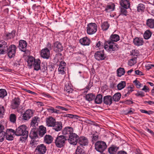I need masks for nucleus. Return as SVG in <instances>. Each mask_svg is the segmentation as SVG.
Instances as JSON below:
<instances>
[{"label": "nucleus", "instance_id": "nucleus-1", "mask_svg": "<svg viewBox=\"0 0 154 154\" xmlns=\"http://www.w3.org/2000/svg\"><path fill=\"white\" fill-rule=\"evenodd\" d=\"M20 103L21 100L19 97H15L11 102V108L13 109H16L18 112H22L23 106V105H20Z\"/></svg>", "mask_w": 154, "mask_h": 154}, {"label": "nucleus", "instance_id": "nucleus-2", "mask_svg": "<svg viewBox=\"0 0 154 154\" xmlns=\"http://www.w3.org/2000/svg\"><path fill=\"white\" fill-rule=\"evenodd\" d=\"M118 45L110 40L106 41L104 44V47L105 49L107 51H117L118 48Z\"/></svg>", "mask_w": 154, "mask_h": 154}, {"label": "nucleus", "instance_id": "nucleus-3", "mask_svg": "<svg viewBox=\"0 0 154 154\" xmlns=\"http://www.w3.org/2000/svg\"><path fill=\"white\" fill-rule=\"evenodd\" d=\"M67 140V137L63 135L57 136L55 140L54 143L56 146L61 148L65 145L66 142Z\"/></svg>", "mask_w": 154, "mask_h": 154}, {"label": "nucleus", "instance_id": "nucleus-4", "mask_svg": "<svg viewBox=\"0 0 154 154\" xmlns=\"http://www.w3.org/2000/svg\"><path fill=\"white\" fill-rule=\"evenodd\" d=\"M107 147L106 143L102 141H98L95 144L96 150L101 153L104 151Z\"/></svg>", "mask_w": 154, "mask_h": 154}, {"label": "nucleus", "instance_id": "nucleus-5", "mask_svg": "<svg viewBox=\"0 0 154 154\" xmlns=\"http://www.w3.org/2000/svg\"><path fill=\"white\" fill-rule=\"evenodd\" d=\"M97 26L95 23H91L87 25L86 28L87 33L92 35L95 33L97 30Z\"/></svg>", "mask_w": 154, "mask_h": 154}, {"label": "nucleus", "instance_id": "nucleus-6", "mask_svg": "<svg viewBox=\"0 0 154 154\" xmlns=\"http://www.w3.org/2000/svg\"><path fill=\"white\" fill-rule=\"evenodd\" d=\"M27 127L25 125L19 126L16 130V135L17 136H22L25 134H28V132L26 130Z\"/></svg>", "mask_w": 154, "mask_h": 154}, {"label": "nucleus", "instance_id": "nucleus-7", "mask_svg": "<svg viewBox=\"0 0 154 154\" xmlns=\"http://www.w3.org/2000/svg\"><path fill=\"white\" fill-rule=\"evenodd\" d=\"M68 140L69 143L73 145H76L78 140L79 136L75 133L73 132L69 136Z\"/></svg>", "mask_w": 154, "mask_h": 154}, {"label": "nucleus", "instance_id": "nucleus-8", "mask_svg": "<svg viewBox=\"0 0 154 154\" xmlns=\"http://www.w3.org/2000/svg\"><path fill=\"white\" fill-rule=\"evenodd\" d=\"M95 58L98 61H100L105 60L106 56L103 50L98 51L94 54Z\"/></svg>", "mask_w": 154, "mask_h": 154}, {"label": "nucleus", "instance_id": "nucleus-9", "mask_svg": "<svg viewBox=\"0 0 154 154\" xmlns=\"http://www.w3.org/2000/svg\"><path fill=\"white\" fill-rule=\"evenodd\" d=\"M16 47L14 45H11L8 48V55L9 57L11 58L15 56Z\"/></svg>", "mask_w": 154, "mask_h": 154}, {"label": "nucleus", "instance_id": "nucleus-10", "mask_svg": "<svg viewBox=\"0 0 154 154\" xmlns=\"http://www.w3.org/2000/svg\"><path fill=\"white\" fill-rule=\"evenodd\" d=\"M8 45L7 42L4 41H0V54H4L7 52L8 50Z\"/></svg>", "mask_w": 154, "mask_h": 154}, {"label": "nucleus", "instance_id": "nucleus-11", "mask_svg": "<svg viewBox=\"0 0 154 154\" xmlns=\"http://www.w3.org/2000/svg\"><path fill=\"white\" fill-rule=\"evenodd\" d=\"M47 147L44 144L38 145L35 148V152L38 154H45L47 151Z\"/></svg>", "mask_w": 154, "mask_h": 154}, {"label": "nucleus", "instance_id": "nucleus-12", "mask_svg": "<svg viewBox=\"0 0 154 154\" xmlns=\"http://www.w3.org/2000/svg\"><path fill=\"white\" fill-rule=\"evenodd\" d=\"M53 47L54 51L57 52H61L63 49L61 43L58 41H56L53 44Z\"/></svg>", "mask_w": 154, "mask_h": 154}, {"label": "nucleus", "instance_id": "nucleus-13", "mask_svg": "<svg viewBox=\"0 0 154 154\" xmlns=\"http://www.w3.org/2000/svg\"><path fill=\"white\" fill-rule=\"evenodd\" d=\"M32 111L30 109L26 110L23 114L22 119L24 120H28L33 116Z\"/></svg>", "mask_w": 154, "mask_h": 154}, {"label": "nucleus", "instance_id": "nucleus-14", "mask_svg": "<svg viewBox=\"0 0 154 154\" xmlns=\"http://www.w3.org/2000/svg\"><path fill=\"white\" fill-rule=\"evenodd\" d=\"M27 46V43L26 41L23 40L19 41L18 48L22 51L25 52L26 51Z\"/></svg>", "mask_w": 154, "mask_h": 154}, {"label": "nucleus", "instance_id": "nucleus-15", "mask_svg": "<svg viewBox=\"0 0 154 154\" xmlns=\"http://www.w3.org/2000/svg\"><path fill=\"white\" fill-rule=\"evenodd\" d=\"M73 132V128L70 127H65L62 131L63 135L67 137Z\"/></svg>", "mask_w": 154, "mask_h": 154}, {"label": "nucleus", "instance_id": "nucleus-16", "mask_svg": "<svg viewBox=\"0 0 154 154\" xmlns=\"http://www.w3.org/2000/svg\"><path fill=\"white\" fill-rule=\"evenodd\" d=\"M50 51L47 48H45L41 51V56L44 58L48 59L50 57Z\"/></svg>", "mask_w": 154, "mask_h": 154}, {"label": "nucleus", "instance_id": "nucleus-17", "mask_svg": "<svg viewBox=\"0 0 154 154\" xmlns=\"http://www.w3.org/2000/svg\"><path fill=\"white\" fill-rule=\"evenodd\" d=\"M56 122L55 119L51 116L49 117L46 119V125L48 127H52Z\"/></svg>", "mask_w": 154, "mask_h": 154}, {"label": "nucleus", "instance_id": "nucleus-18", "mask_svg": "<svg viewBox=\"0 0 154 154\" xmlns=\"http://www.w3.org/2000/svg\"><path fill=\"white\" fill-rule=\"evenodd\" d=\"M62 127V123L61 122L56 121L52 127V128L55 131L58 132L61 130Z\"/></svg>", "mask_w": 154, "mask_h": 154}, {"label": "nucleus", "instance_id": "nucleus-19", "mask_svg": "<svg viewBox=\"0 0 154 154\" xmlns=\"http://www.w3.org/2000/svg\"><path fill=\"white\" fill-rule=\"evenodd\" d=\"M134 87L133 85H130L127 87L124 91L123 95L125 97L128 96L134 90Z\"/></svg>", "mask_w": 154, "mask_h": 154}, {"label": "nucleus", "instance_id": "nucleus-20", "mask_svg": "<svg viewBox=\"0 0 154 154\" xmlns=\"http://www.w3.org/2000/svg\"><path fill=\"white\" fill-rule=\"evenodd\" d=\"M112 98L110 95L106 96L103 97V103L106 105L110 106L112 104Z\"/></svg>", "mask_w": 154, "mask_h": 154}, {"label": "nucleus", "instance_id": "nucleus-21", "mask_svg": "<svg viewBox=\"0 0 154 154\" xmlns=\"http://www.w3.org/2000/svg\"><path fill=\"white\" fill-rule=\"evenodd\" d=\"M91 42V41L87 37H83L79 40L80 43L83 45L88 46Z\"/></svg>", "mask_w": 154, "mask_h": 154}, {"label": "nucleus", "instance_id": "nucleus-22", "mask_svg": "<svg viewBox=\"0 0 154 154\" xmlns=\"http://www.w3.org/2000/svg\"><path fill=\"white\" fill-rule=\"evenodd\" d=\"M119 149V147L112 145L108 148V151L110 154H116Z\"/></svg>", "mask_w": 154, "mask_h": 154}, {"label": "nucleus", "instance_id": "nucleus-23", "mask_svg": "<svg viewBox=\"0 0 154 154\" xmlns=\"http://www.w3.org/2000/svg\"><path fill=\"white\" fill-rule=\"evenodd\" d=\"M79 143L82 146H85L88 143V139L85 137H79Z\"/></svg>", "mask_w": 154, "mask_h": 154}, {"label": "nucleus", "instance_id": "nucleus-24", "mask_svg": "<svg viewBox=\"0 0 154 154\" xmlns=\"http://www.w3.org/2000/svg\"><path fill=\"white\" fill-rule=\"evenodd\" d=\"M134 44L137 46H140L143 45L144 42L142 38L136 37L134 39Z\"/></svg>", "mask_w": 154, "mask_h": 154}, {"label": "nucleus", "instance_id": "nucleus-25", "mask_svg": "<svg viewBox=\"0 0 154 154\" xmlns=\"http://www.w3.org/2000/svg\"><path fill=\"white\" fill-rule=\"evenodd\" d=\"M41 61L39 59H36L33 64L34 69L36 71H38L40 69Z\"/></svg>", "mask_w": 154, "mask_h": 154}, {"label": "nucleus", "instance_id": "nucleus-26", "mask_svg": "<svg viewBox=\"0 0 154 154\" xmlns=\"http://www.w3.org/2000/svg\"><path fill=\"white\" fill-rule=\"evenodd\" d=\"M53 140V137L50 135H46L44 137V142L47 144L52 143Z\"/></svg>", "mask_w": 154, "mask_h": 154}, {"label": "nucleus", "instance_id": "nucleus-27", "mask_svg": "<svg viewBox=\"0 0 154 154\" xmlns=\"http://www.w3.org/2000/svg\"><path fill=\"white\" fill-rule=\"evenodd\" d=\"M115 5L114 3H110L106 6L104 11L106 12L113 11L115 9Z\"/></svg>", "mask_w": 154, "mask_h": 154}, {"label": "nucleus", "instance_id": "nucleus-28", "mask_svg": "<svg viewBox=\"0 0 154 154\" xmlns=\"http://www.w3.org/2000/svg\"><path fill=\"white\" fill-rule=\"evenodd\" d=\"M120 4L121 7L125 9L128 8L130 6L129 2L127 0H121Z\"/></svg>", "mask_w": 154, "mask_h": 154}, {"label": "nucleus", "instance_id": "nucleus-29", "mask_svg": "<svg viewBox=\"0 0 154 154\" xmlns=\"http://www.w3.org/2000/svg\"><path fill=\"white\" fill-rule=\"evenodd\" d=\"M46 132V128L43 125L39 127L38 134L39 136L42 137Z\"/></svg>", "mask_w": 154, "mask_h": 154}, {"label": "nucleus", "instance_id": "nucleus-30", "mask_svg": "<svg viewBox=\"0 0 154 154\" xmlns=\"http://www.w3.org/2000/svg\"><path fill=\"white\" fill-rule=\"evenodd\" d=\"M35 60L36 59L32 56L28 57L27 61L28 66L30 68H32Z\"/></svg>", "mask_w": 154, "mask_h": 154}, {"label": "nucleus", "instance_id": "nucleus-31", "mask_svg": "<svg viewBox=\"0 0 154 154\" xmlns=\"http://www.w3.org/2000/svg\"><path fill=\"white\" fill-rule=\"evenodd\" d=\"M120 39L119 36L117 34H112L110 37V40L112 42H117Z\"/></svg>", "mask_w": 154, "mask_h": 154}, {"label": "nucleus", "instance_id": "nucleus-32", "mask_svg": "<svg viewBox=\"0 0 154 154\" xmlns=\"http://www.w3.org/2000/svg\"><path fill=\"white\" fill-rule=\"evenodd\" d=\"M75 154H86L85 150L82 146H78L76 149Z\"/></svg>", "mask_w": 154, "mask_h": 154}, {"label": "nucleus", "instance_id": "nucleus-33", "mask_svg": "<svg viewBox=\"0 0 154 154\" xmlns=\"http://www.w3.org/2000/svg\"><path fill=\"white\" fill-rule=\"evenodd\" d=\"M102 95L101 94L97 95L95 99V102L96 103L99 104L101 103L103 101Z\"/></svg>", "mask_w": 154, "mask_h": 154}, {"label": "nucleus", "instance_id": "nucleus-34", "mask_svg": "<svg viewBox=\"0 0 154 154\" xmlns=\"http://www.w3.org/2000/svg\"><path fill=\"white\" fill-rule=\"evenodd\" d=\"M64 90L68 93H72L73 91L72 86L70 84H66Z\"/></svg>", "mask_w": 154, "mask_h": 154}, {"label": "nucleus", "instance_id": "nucleus-35", "mask_svg": "<svg viewBox=\"0 0 154 154\" xmlns=\"http://www.w3.org/2000/svg\"><path fill=\"white\" fill-rule=\"evenodd\" d=\"M126 86V82L124 81H121L117 85V89L120 90L125 88Z\"/></svg>", "mask_w": 154, "mask_h": 154}, {"label": "nucleus", "instance_id": "nucleus-36", "mask_svg": "<svg viewBox=\"0 0 154 154\" xmlns=\"http://www.w3.org/2000/svg\"><path fill=\"white\" fill-rule=\"evenodd\" d=\"M152 32L149 30H146L144 33L143 37L145 39H148L151 37L152 35Z\"/></svg>", "mask_w": 154, "mask_h": 154}, {"label": "nucleus", "instance_id": "nucleus-37", "mask_svg": "<svg viewBox=\"0 0 154 154\" xmlns=\"http://www.w3.org/2000/svg\"><path fill=\"white\" fill-rule=\"evenodd\" d=\"M109 24L108 23V22L105 21L102 23L101 28L103 31L106 30L109 28Z\"/></svg>", "mask_w": 154, "mask_h": 154}, {"label": "nucleus", "instance_id": "nucleus-38", "mask_svg": "<svg viewBox=\"0 0 154 154\" xmlns=\"http://www.w3.org/2000/svg\"><path fill=\"white\" fill-rule=\"evenodd\" d=\"M95 96L92 94H89L86 95V99L89 101H91L94 99Z\"/></svg>", "mask_w": 154, "mask_h": 154}, {"label": "nucleus", "instance_id": "nucleus-39", "mask_svg": "<svg viewBox=\"0 0 154 154\" xmlns=\"http://www.w3.org/2000/svg\"><path fill=\"white\" fill-rule=\"evenodd\" d=\"M16 31H12L11 33H8L6 34V37L7 39H9L13 38L15 36Z\"/></svg>", "mask_w": 154, "mask_h": 154}, {"label": "nucleus", "instance_id": "nucleus-40", "mask_svg": "<svg viewBox=\"0 0 154 154\" xmlns=\"http://www.w3.org/2000/svg\"><path fill=\"white\" fill-rule=\"evenodd\" d=\"M62 54L60 53H58L56 54L54 58V60H55V62L57 63L60 60H62Z\"/></svg>", "mask_w": 154, "mask_h": 154}, {"label": "nucleus", "instance_id": "nucleus-41", "mask_svg": "<svg viewBox=\"0 0 154 154\" xmlns=\"http://www.w3.org/2000/svg\"><path fill=\"white\" fill-rule=\"evenodd\" d=\"M117 72L118 76L120 77L122 75H124L125 72V70L123 68H119L117 69Z\"/></svg>", "mask_w": 154, "mask_h": 154}, {"label": "nucleus", "instance_id": "nucleus-42", "mask_svg": "<svg viewBox=\"0 0 154 154\" xmlns=\"http://www.w3.org/2000/svg\"><path fill=\"white\" fill-rule=\"evenodd\" d=\"M121 97V94L120 93H117L113 96L112 99L115 101H118L120 100Z\"/></svg>", "mask_w": 154, "mask_h": 154}, {"label": "nucleus", "instance_id": "nucleus-43", "mask_svg": "<svg viewBox=\"0 0 154 154\" xmlns=\"http://www.w3.org/2000/svg\"><path fill=\"white\" fill-rule=\"evenodd\" d=\"M38 119V117L37 116L34 117L32 119V122H31V125L32 126L37 125L38 123L37 122V120Z\"/></svg>", "mask_w": 154, "mask_h": 154}, {"label": "nucleus", "instance_id": "nucleus-44", "mask_svg": "<svg viewBox=\"0 0 154 154\" xmlns=\"http://www.w3.org/2000/svg\"><path fill=\"white\" fill-rule=\"evenodd\" d=\"M147 25L151 28H154V20H147Z\"/></svg>", "mask_w": 154, "mask_h": 154}, {"label": "nucleus", "instance_id": "nucleus-45", "mask_svg": "<svg viewBox=\"0 0 154 154\" xmlns=\"http://www.w3.org/2000/svg\"><path fill=\"white\" fill-rule=\"evenodd\" d=\"M29 137L31 139H34L38 137V133L37 132L31 131L29 134Z\"/></svg>", "mask_w": 154, "mask_h": 154}, {"label": "nucleus", "instance_id": "nucleus-46", "mask_svg": "<svg viewBox=\"0 0 154 154\" xmlns=\"http://www.w3.org/2000/svg\"><path fill=\"white\" fill-rule=\"evenodd\" d=\"M137 59L136 57H134L130 60L128 62V65L131 66L134 65L136 63Z\"/></svg>", "mask_w": 154, "mask_h": 154}, {"label": "nucleus", "instance_id": "nucleus-47", "mask_svg": "<svg viewBox=\"0 0 154 154\" xmlns=\"http://www.w3.org/2000/svg\"><path fill=\"white\" fill-rule=\"evenodd\" d=\"M133 82L137 88H140L143 86V84H141L139 81L137 79L134 81Z\"/></svg>", "mask_w": 154, "mask_h": 154}, {"label": "nucleus", "instance_id": "nucleus-48", "mask_svg": "<svg viewBox=\"0 0 154 154\" xmlns=\"http://www.w3.org/2000/svg\"><path fill=\"white\" fill-rule=\"evenodd\" d=\"M7 95V93L5 89H0V97L3 98Z\"/></svg>", "mask_w": 154, "mask_h": 154}, {"label": "nucleus", "instance_id": "nucleus-49", "mask_svg": "<svg viewBox=\"0 0 154 154\" xmlns=\"http://www.w3.org/2000/svg\"><path fill=\"white\" fill-rule=\"evenodd\" d=\"M11 133H5L6 139L9 140H11L13 139V137Z\"/></svg>", "mask_w": 154, "mask_h": 154}, {"label": "nucleus", "instance_id": "nucleus-50", "mask_svg": "<svg viewBox=\"0 0 154 154\" xmlns=\"http://www.w3.org/2000/svg\"><path fill=\"white\" fill-rule=\"evenodd\" d=\"M48 111L51 113H56L58 114L59 112V110L54 109L53 107L47 109Z\"/></svg>", "mask_w": 154, "mask_h": 154}, {"label": "nucleus", "instance_id": "nucleus-51", "mask_svg": "<svg viewBox=\"0 0 154 154\" xmlns=\"http://www.w3.org/2000/svg\"><path fill=\"white\" fill-rule=\"evenodd\" d=\"M137 11L139 12H142L143 11L145 8V5L143 4H140L137 7Z\"/></svg>", "mask_w": 154, "mask_h": 154}, {"label": "nucleus", "instance_id": "nucleus-52", "mask_svg": "<svg viewBox=\"0 0 154 154\" xmlns=\"http://www.w3.org/2000/svg\"><path fill=\"white\" fill-rule=\"evenodd\" d=\"M98 139V136L97 134H97H92V141L93 143L95 141H97Z\"/></svg>", "mask_w": 154, "mask_h": 154}, {"label": "nucleus", "instance_id": "nucleus-53", "mask_svg": "<svg viewBox=\"0 0 154 154\" xmlns=\"http://www.w3.org/2000/svg\"><path fill=\"white\" fill-rule=\"evenodd\" d=\"M5 112V109L4 106L0 105V118L3 117Z\"/></svg>", "mask_w": 154, "mask_h": 154}, {"label": "nucleus", "instance_id": "nucleus-54", "mask_svg": "<svg viewBox=\"0 0 154 154\" xmlns=\"http://www.w3.org/2000/svg\"><path fill=\"white\" fill-rule=\"evenodd\" d=\"M135 95L137 97H142L144 96L145 94L143 91H138L137 93L135 94Z\"/></svg>", "mask_w": 154, "mask_h": 154}, {"label": "nucleus", "instance_id": "nucleus-55", "mask_svg": "<svg viewBox=\"0 0 154 154\" xmlns=\"http://www.w3.org/2000/svg\"><path fill=\"white\" fill-rule=\"evenodd\" d=\"M10 121L13 123H14L16 120V116L14 114H11L10 116Z\"/></svg>", "mask_w": 154, "mask_h": 154}, {"label": "nucleus", "instance_id": "nucleus-56", "mask_svg": "<svg viewBox=\"0 0 154 154\" xmlns=\"http://www.w3.org/2000/svg\"><path fill=\"white\" fill-rule=\"evenodd\" d=\"M5 136V132L0 133V142H2L4 141Z\"/></svg>", "mask_w": 154, "mask_h": 154}, {"label": "nucleus", "instance_id": "nucleus-57", "mask_svg": "<svg viewBox=\"0 0 154 154\" xmlns=\"http://www.w3.org/2000/svg\"><path fill=\"white\" fill-rule=\"evenodd\" d=\"M28 134H25L24 135H22L20 139V140L22 142L26 140L28 137Z\"/></svg>", "mask_w": 154, "mask_h": 154}, {"label": "nucleus", "instance_id": "nucleus-58", "mask_svg": "<svg viewBox=\"0 0 154 154\" xmlns=\"http://www.w3.org/2000/svg\"><path fill=\"white\" fill-rule=\"evenodd\" d=\"M103 47V44L102 42L100 41H98L97 42L95 46L96 48H98L100 49L101 48Z\"/></svg>", "mask_w": 154, "mask_h": 154}, {"label": "nucleus", "instance_id": "nucleus-59", "mask_svg": "<svg viewBox=\"0 0 154 154\" xmlns=\"http://www.w3.org/2000/svg\"><path fill=\"white\" fill-rule=\"evenodd\" d=\"M6 132L9 133H12V135L15 134L16 135V131L11 129H7L6 131Z\"/></svg>", "mask_w": 154, "mask_h": 154}, {"label": "nucleus", "instance_id": "nucleus-60", "mask_svg": "<svg viewBox=\"0 0 154 154\" xmlns=\"http://www.w3.org/2000/svg\"><path fill=\"white\" fill-rule=\"evenodd\" d=\"M121 12L122 13L121 14V15L126 16L127 14V10L125 9H121Z\"/></svg>", "mask_w": 154, "mask_h": 154}, {"label": "nucleus", "instance_id": "nucleus-61", "mask_svg": "<svg viewBox=\"0 0 154 154\" xmlns=\"http://www.w3.org/2000/svg\"><path fill=\"white\" fill-rule=\"evenodd\" d=\"M66 65V63L64 61H61L60 63V65H59V68H64L65 66Z\"/></svg>", "mask_w": 154, "mask_h": 154}, {"label": "nucleus", "instance_id": "nucleus-62", "mask_svg": "<svg viewBox=\"0 0 154 154\" xmlns=\"http://www.w3.org/2000/svg\"><path fill=\"white\" fill-rule=\"evenodd\" d=\"M139 51L136 49L133 50L132 51L131 54L134 56H137L139 54Z\"/></svg>", "mask_w": 154, "mask_h": 154}, {"label": "nucleus", "instance_id": "nucleus-63", "mask_svg": "<svg viewBox=\"0 0 154 154\" xmlns=\"http://www.w3.org/2000/svg\"><path fill=\"white\" fill-rule=\"evenodd\" d=\"M142 90L146 92H148L149 90L148 87L146 85H145L143 86V87L142 89Z\"/></svg>", "mask_w": 154, "mask_h": 154}, {"label": "nucleus", "instance_id": "nucleus-64", "mask_svg": "<svg viewBox=\"0 0 154 154\" xmlns=\"http://www.w3.org/2000/svg\"><path fill=\"white\" fill-rule=\"evenodd\" d=\"M64 69V68H62V69L61 68H59L58 69L60 73L61 74H63L64 73H65Z\"/></svg>", "mask_w": 154, "mask_h": 154}]
</instances>
